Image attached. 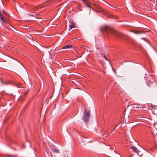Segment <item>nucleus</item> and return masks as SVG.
<instances>
[{"instance_id": "39448f33", "label": "nucleus", "mask_w": 157, "mask_h": 157, "mask_svg": "<svg viewBox=\"0 0 157 157\" xmlns=\"http://www.w3.org/2000/svg\"><path fill=\"white\" fill-rule=\"evenodd\" d=\"M50 148L52 150L53 152H55L57 153L59 152V150L58 149L56 148L54 146H51Z\"/></svg>"}, {"instance_id": "6e6552de", "label": "nucleus", "mask_w": 157, "mask_h": 157, "mask_svg": "<svg viewBox=\"0 0 157 157\" xmlns=\"http://www.w3.org/2000/svg\"><path fill=\"white\" fill-rule=\"evenodd\" d=\"M83 2L84 3L85 5L86 6L89 8H91L90 6H89V4H88L86 0H82Z\"/></svg>"}, {"instance_id": "1a4fd4ad", "label": "nucleus", "mask_w": 157, "mask_h": 157, "mask_svg": "<svg viewBox=\"0 0 157 157\" xmlns=\"http://www.w3.org/2000/svg\"><path fill=\"white\" fill-rule=\"evenodd\" d=\"M72 46L71 45H66L63 48V49L72 48Z\"/></svg>"}, {"instance_id": "f8f14e48", "label": "nucleus", "mask_w": 157, "mask_h": 157, "mask_svg": "<svg viewBox=\"0 0 157 157\" xmlns=\"http://www.w3.org/2000/svg\"><path fill=\"white\" fill-rule=\"evenodd\" d=\"M134 106L133 107L134 108H140V107H139V105H136L135 104H134Z\"/></svg>"}, {"instance_id": "7ed1b4c3", "label": "nucleus", "mask_w": 157, "mask_h": 157, "mask_svg": "<svg viewBox=\"0 0 157 157\" xmlns=\"http://www.w3.org/2000/svg\"><path fill=\"white\" fill-rule=\"evenodd\" d=\"M90 114V111H88L87 112H85L84 114V116L83 117V121L86 122L87 121L89 120V116Z\"/></svg>"}, {"instance_id": "20e7f679", "label": "nucleus", "mask_w": 157, "mask_h": 157, "mask_svg": "<svg viewBox=\"0 0 157 157\" xmlns=\"http://www.w3.org/2000/svg\"><path fill=\"white\" fill-rule=\"evenodd\" d=\"M95 10H94L95 12L98 13L100 12H102L103 10L102 9V8H101L99 5H98L96 4L95 5Z\"/></svg>"}, {"instance_id": "f03ea898", "label": "nucleus", "mask_w": 157, "mask_h": 157, "mask_svg": "<svg viewBox=\"0 0 157 157\" xmlns=\"http://www.w3.org/2000/svg\"><path fill=\"white\" fill-rule=\"evenodd\" d=\"M7 13L3 10L1 11L0 10V21L4 25H9L8 24V21L6 20Z\"/></svg>"}, {"instance_id": "4468645a", "label": "nucleus", "mask_w": 157, "mask_h": 157, "mask_svg": "<svg viewBox=\"0 0 157 157\" xmlns=\"http://www.w3.org/2000/svg\"><path fill=\"white\" fill-rule=\"evenodd\" d=\"M135 33H139V32H137V31H136V32Z\"/></svg>"}, {"instance_id": "dca6fc26", "label": "nucleus", "mask_w": 157, "mask_h": 157, "mask_svg": "<svg viewBox=\"0 0 157 157\" xmlns=\"http://www.w3.org/2000/svg\"><path fill=\"white\" fill-rule=\"evenodd\" d=\"M51 156H52V154L51 155Z\"/></svg>"}, {"instance_id": "0eeeda50", "label": "nucleus", "mask_w": 157, "mask_h": 157, "mask_svg": "<svg viewBox=\"0 0 157 157\" xmlns=\"http://www.w3.org/2000/svg\"><path fill=\"white\" fill-rule=\"evenodd\" d=\"M75 27L74 24L72 22L70 23L69 28L71 29H72Z\"/></svg>"}, {"instance_id": "9d476101", "label": "nucleus", "mask_w": 157, "mask_h": 157, "mask_svg": "<svg viewBox=\"0 0 157 157\" xmlns=\"http://www.w3.org/2000/svg\"><path fill=\"white\" fill-rule=\"evenodd\" d=\"M149 106L151 107L152 109L155 110L156 108V106L155 105H153L152 104H151L149 105Z\"/></svg>"}, {"instance_id": "2eb2a0df", "label": "nucleus", "mask_w": 157, "mask_h": 157, "mask_svg": "<svg viewBox=\"0 0 157 157\" xmlns=\"http://www.w3.org/2000/svg\"><path fill=\"white\" fill-rule=\"evenodd\" d=\"M111 17H113L112 16V15H111Z\"/></svg>"}, {"instance_id": "9b49d317", "label": "nucleus", "mask_w": 157, "mask_h": 157, "mask_svg": "<svg viewBox=\"0 0 157 157\" xmlns=\"http://www.w3.org/2000/svg\"><path fill=\"white\" fill-rule=\"evenodd\" d=\"M104 58L106 59V60H108V58L109 56H107L106 55H104Z\"/></svg>"}, {"instance_id": "ddd939ff", "label": "nucleus", "mask_w": 157, "mask_h": 157, "mask_svg": "<svg viewBox=\"0 0 157 157\" xmlns=\"http://www.w3.org/2000/svg\"><path fill=\"white\" fill-rule=\"evenodd\" d=\"M6 28H9V29H11L12 30H13V29H12L10 28H8V27H7V26H6Z\"/></svg>"}, {"instance_id": "f257e3e1", "label": "nucleus", "mask_w": 157, "mask_h": 157, "mask_svg": "<svg viewBox=\"0 0 157 157\" xmlns=\"http://www.w3.org/2000/svg\"><path fill=\"white\" fill-rule=\"evenodd\" d=\"M101 32L102 33H105L108 36L115 35L117 36H121V33L116 31L112 28L109 27L105 26L101 29Z\"/></svg>"}, {"instance_id": "423d86ee", "label": "nucleus", "mask_w": 157, "mask_h": 157, "mask_svg": "<svg viewBox=\"0 0 157 157\" xmlns=\"http://www.w3.org/2000/svg\"><path fill=\"white\" fill-rule=\"evenodd\" d=\"M130 149H132V151H133L135 152L136 153H138V149L135 147H134V146H132L130 147Z\"/></svg>"}]
</instances>
